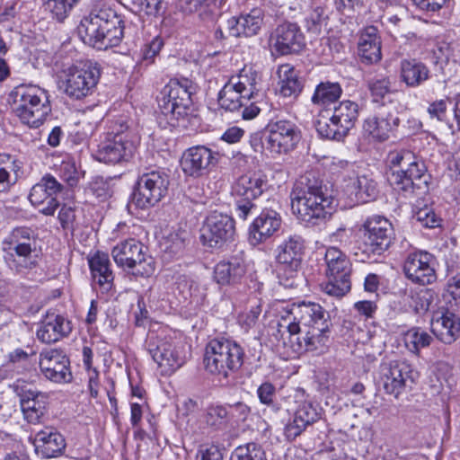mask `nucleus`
Wrapping results in <instances>:
<instances>
[{
  "label": "nucleus",
  "instance_id": "f257e3e1",
  "mask_svg": "<svg viewBox=\"0 0 460 460\" xmlns=\"http://www.w3.org/2000/svg\"><path fill=\"white\" fill-rule=\"evenodd\" d=\"M130 26L107 3H99L77 26L79 38L84 44L98 49L118 46Z\"/></svg>",
  "mask_w": 460,
  "mask_h": 460
},
{
  "label": "nucleus",
  "instance_id": "f03ea898",
  "mask_svg": "<svg viewBox=\"0 0 460 460\" xmlns=\"http://www.w3.org/2000/svg\"><path fill=\"white\" fill-rule=\"evenodd\" d=\"M391 169L388 181L394 191L411 199L428 190L430 176L425 163L410 150L389 152L386 159Z\"/></svg>",
  "mask_w": 460,
  "mask_h": 460
},
{
  "label": "nucleus",
  "instance_id": "7ed1b4c3",
  "mask_svg": "<svg viewBox=\"0 0 460 460\" xmlns=\"http://www.w3.org/2000/svg\"><path fill=\"white\" fill-rule=\"evenodd\" d=\"M323 187V181L312 172L302 175L294 184L290 193L291 208L307 227L317 226L332 215L327 210L331 200L325 196Z\"/></svg>",
  "mask_w": 460,
  "mask_h": 460
},
{
  "label": "nucleus",
  "instance_id": "20e7f679",
  "mask_svg": "<svg viewBox=\"0 0 460 460\" xmlns=\"http://www.w3.org/2000/svg\"><path fill=\"white\" fill-rule=\"evenodd\" d=\"M243 359L244 350L236 341L215 338L207 344L203 360L210 374L227 378L241 368Z\"/></svg>",
  "mask_w": 460,
  "mask_h": 460
},
{
  "label": "nucleus",
  "instance_id": "39448f33",
  "mask_svg": "<svg viewBox=\"0 0 460 460\" xmlns=\"http://www.w3.org/2000/svg\"><path fill=\"white\" fill-rule=\"evenodd\" d=\"M101 77L96 62L81 61L63 72L60 88L70 98L80 100L93 93Z\"/></svg>",
  "mask_w": 460,
  "mask_h": 460
},
{
  "label": "nucleus",
  "instance_id": "423d86ee",
  "mask_svg": "<svg viewBox=\"0 0 460 460\" xmlns=\"http://www.w3.org/2000/svg\"><path fill=\"white\" fill-rule=\"evenodd\" d=\"M192 83L188 78L171 79L161 91L159 108L171 119L184 120L191 114Z\"/></svg>",
  "mask_w": 460,
  "mask_h": 460
},
{
  "label": "nucleus",
  "instance_id": "0eeeda50",
  "mask_svg": "<svg viewBox=\"0 0 460 460\" xmlns=\"http://www.w3.org/2000/svg\"><path fill=\"white\" fill-rule=\"evenodd\" d=\"M169 175L162 170H152L139 175L128 207L146 209L157 204L167 193Z\"/></svg>",
  "mask_w": 460,
  "mask_h": 460
},
{
  "label": "nucleus",
  "instance_id": "6e6552de",
  "mask_svg": "<svg viewBox=\"0 0 460 460\" xmlns=\"http://www.w3.org/2000/svg\"><path fill=\"white\" fill-rule=\"evenodd\" d=\"M332 326L329 312L321 305L302 302L294 305L286 316H282L279 326L286 328L290 335H296L302 329Z\"/></svg>",
  "mask_w": 460,
  "mask_h": 460
},
{
  "label": "nucleus",
  "instance_id": "1a4fd4ad",
  "mask_svg": "<svg viewBox=\"0 0 460 460\" xmlns=\"http://www.w3.org/2000/svg\"><path fill=\"white\" fill-rule=\"evenodd\" d=\"M358 115L359 107L357 102L350 100L342 101L334 107L328 121H317L316 129L325 138L341 140L354 128Z\"/></svg>",
  "mask_w": 460,
  "mask_h": 460
},
{
  "label": "nucleus",
  "instance_id": "9d476101",
  "mask_svg": "<svg viewBox=\"0 0 460 460\" xmlns=\"http://www.w3.org/2000/svg\"><path fill=\"white\" fill-rule=\"evenodd\" d=\"M146 349L162 372L168 375L185 362L182 346L171 338L151 335L146 341Z\"/></svg>",
  "mask_w": 460,
  "mask_h": 460
},
{
  "label": "nucleus",
  "instance_id": "9b49d317",
  "mask_svg": "<svg viewBox=\"0 0 460 460\" xmlns=\"http://www.w3.org/2000/svg\"><path fill=\"white\" fill-rule=\"evenodd\" d=\"M267 149L274 155L288 154L301 139L298 127L288 119L271 120L268 126Z\"/></svg>",
  "mask_w": 460,
  "mask_h": 460
},
{
  "label": "nucleus",
  "instance_id": "f8f14e48",
  "mask_svg": "<svg viewBox=\"0 0 460 460\" xmlns=\"http://www.w3.org/2000/svg\"><path fill=\"white\" fill-rule=\"evenodd\" d=\"M295 409H288L289 419L284 433L288 440H294L300 436L307 427L322 419V409L307 401H296Z\"/></svg>",
  "mask_w": 460,
  "mask_h": 460
},
{
  "label": "nucleus",
  "instance_id": "ddd939ff",
  "mask_svg": "<svg viewBox=\"0 0 460 460\" xmlns=\"http://www.w3.org/2000/svg\"><path fill=\"white\" fill-rule=\"evenodd\" d=\"M39 366L42 375L49 381L62 384L72 381L69 358L58 349H49L40 354Z\"/></svg>",
  "mask_w": 460,
  "mask_h": 460
},
{
  "label": "nucleus",
  "instance_id": "4468645a",
  "mask_svg": "<svg viewBox=\"0 0 460 460\" xmlns=\"http://www.w3.org/2000/svg\"><path fill=\"white\" fill-rule=\"evenodd\" d=\"M270 44L279 55H289L301 51L305 46V41L297 24L284 22L272 32Z\"/></svg>",
  "mask_w": 460,
  "mask_h": 460
},
{
  "label": "nucleus",
  "instance_id": "2eb2a0df",
  "mask_svg": "<svg viewBox=\"0 0 460 460\" xmlns=\"http://www.w3.org/2000/svg\"><path fill=\"white\" fill-rule=\"evenodd\" d=\"M413 372L405 361L393 360L381 366V379L384 389L389 394L398 397L404 390L408 381L413 382Z\"/></svg>",
  "mask_w": 460,
  "mask_h": 460
},
{
  "label": "nucleus",
  "instance_id": "dca6fc26",
  "mask_svg": "<svg viewBox=\"0 0 460 460\" xmlns=\"http://www.w3.org/2000/svg\"><path fill=\"white\" fill-rule=\"evenodd\" d=\"M135 149V145L127 136L116 133L99 145L96 159L105 164H119L130 159Z\"/></svg>",
  "mask_w": 460,
  "mask_h": 460
},
{
  "label": "nucleus",
  "instance_id": "f3484780",
  "mask_svg": "<svg viewBox=\"0 0 460 460\" xmlns=\"http://www.w3.org/2000/svg\"><path fill=\"white\" fill-rule=\"evenodd\" d=\"M217 153L205 146H195L186 149L181 156V166L183 172L191 177H200L207 173L211 165L217 162Z\"/></svg>",
  "mask_w": 460,
  "mask_h": 460
},
{
  "label": "nucleus",
  "instance_id": "a211bd4d",
  "mask_svg": "<svg viewBox=\"0 0 460 460\" xmlns=\"http://www.w3.org/2000/svg\"><path fill=\"white\" fill-rule=\"evenodd\" d=\"M62 190V185L52 176L43 177L31 188V204L44 215H53L58 203L53 195Z\"/></svg>",
  "mask_w": 460,
  "mask_h": 460
},
{
  "label": "nucleus",
  "instance_id": "6ab92c4d",
  "mask_svg": "<svg viewBox=\"0 0 460 460\" xmlns=\"http://www.w3.org/2000/svg\"><path fill=\"white\" fill-rule=\"evenodd\" d=\"M433 257L429 252H413L407 256L403 272L414 283L425 286L436 280V273L431 262Z\"/></svg>",
  "mask_w": 460,
  "mask_h": 460
},
{
  "label": "nucleus",
  "instance_id": "aec40b11",
  "mask_svg": "<svg viewBox=\"0 0 460 460\" xmlns=\"http://www.w3.org/2000/svg\"><path fill=\"white\" fill-rule=\"evenodd\" d=\"M400 123L396 112L380 110L376 115L364 120V134L375 141L384 142L389 138L390 134L397 128Z\"/></svg>",
  "mask_w": 460,
  "mask_h": 460
},
{
  "label": "nucleus",
  "instance_id": "412c9836",
  "mask_svg": "<svg viewBox=\"0 0 460 460\" xmlns=\"http://www.w3.org/2000/svg\"><path fill=\"white\" fill-rule=\"evenodd\" d=\"M72 323L65 316L54 312H47L39 324L37 338L43 343L50 344L68 336Z\"/></svg>",
  "mask_w": 460,
  "mask_h": 460
},
{
  "label": "nucleus",
  "instance_id": "4be33fe9",
  "mask_svg": "<svg viewBox=\"0 0 460 460\" xmlns=\"http://www.w3.org/2000/svg\"><path fill=\"white\" fill-rule=\"evenodd\" d=\"M33 446L35 453L42 458L58 457L62 455L66 448L64 437L52 427H46L44 429L35 431Z\"/></svg>",
  "mask_w": 460,
  "mask_h": 460
},
{
  "label": "nucleus",
  "instance_id": "5701e85b",
  "mask_svg": "<svg viewBox=\"0 0 460 460\" xmlns=\"http://www.w3.org/2000/svg\"><path fill=\"white\" fill-rule=\"evenodd\" d=\"M143 245L134 239L118 243L111 251L114 261L125 270H133L146 261Z\"/></svg>",
  "mask_w": 460,
  "mask_h": 460
},
{
  "label": "nucleus",
  "instance_id": "b1692460",
  "mask_svg": "<svg viewBox=\"0 0 460 460\" xmlns=\"http://www.w3.org/2000/svg\"><path fill=\"white\" fill-rule=\"evenodd\" d=\"M262 11L252 9L249 13L233 16L226 21V30L229 36L251 37L256 35L262 25Z\"/></svg>",
  "mask_w": 460,
  "mask_h": 460
},
{
  "label": "nucleus",
  "instance_id": "393cba45",
  "mask_svg": "<svg viewBox=\"0 0 460 460\" xmlns=\"http://www.w3.org/2000/svg\"><path fill=\"white\" fill-rule=\"evenodd\" d=\"M93 286L98 287L102 293H107L113 288L114 273L107 254L97 252L88 259Z\"/></svg>",
  "mask_w": 460,
  "mask_h": 460
},
{
  "label": "nucleus",
  "instance_id": "a878e982",
  "mask_svg": "<svg viewBox=\"0 0 460 460\" xmlns=\"http://www.w3.org/2000/svg\"><path fill=\"white\" fill-rule=\"evenodd\" d=\"M332 326H322L300 330L296 333V348L298 353L316 351L322 353L327 349Z\"/></svg>",
  "mask_w": 460,
  "mask_h": 460
},
{
  "label": "nucleus",
  "instance_id": "bb28decb",
  "mask_svg": "<svg viewBox=\"0 0 460 460\" xmlns=\"http://www.w3.org/2000/svg\"><path fill=\"white\" fill-rule=\"evenodd\" d=\"M431 331L441 342L452 344L460 337V317L447 310L432 319Z\"/></svg>",
  "mask_w": 460,
  "mask_h": 460
},
{
  "label": "nucleus",
  "instance_id": "cd10ccee",
  "mask_svg": "<svg viewBox=\"0 0 460 460\" xmlns=\"http://www.w3.org/2000/svg\"><path fill=\"white\" fill-rule=\"evenodd\" d=\"M358 49L363 63L371 65L381 60V40L376 27L368 26L362 31Z\"/></svg>",
  "mask_w": 460,
  "mask_h": 460
},
{
  "label": "nucleus",
  "instance_id": "c85d7f7f",
  "mask_svg": "<svg viewBox=\"0 0 460 460\" xmlns=\"http://www.w3.org/2000/svg\"><path fill=\"white\" fill-rule=\"evenodd\" d=\"M430 71L422 62L415 58H404L400 62L399 78L407 87L420 86L429 78Z\"/></svg>",
  "mask_w": 460,
  "mask_h": 460
},
{
  "label": "nucleus",
  "instance_id": "c756f323",
  "mask_svg": "<svg viewBox=\"0 0 460 460\" xmlns=\"http://www.w3.org/2000/svg\"><path fill=\"white\" fill-rule=\"evenodd\" d=\"M246 272L243 259L233 257L228 261H219L214 268V279L219 285L238 283Z\"/></svg>",
  "mask_w": 460,
  "mask_h": 460
},
{
  "label": "nucleus",
  "instance_id": "7c9ffc66",
  "mask_svg": "<svg viewBox=\"0 0 460 460\" xmlns=\"http://www.w3.org/2000/svg\"><path fill=\"white\" fill-rule=\"evenodd\" d=\"M303 249V240L293 236L279 247L276 260L290 272H295L300 266Z\"/></svg>",
  "mask_w": 460,
  "mask_h": 460
},
{
  "label": "nucleus",
  "instance_id": "2f4dec72",
  "mask_svg": "<svg viewBox=\"0 0 460 460\" xmlns=\"http://www.w3.org/2000/svg\"><path fill=\"white\" fill-rule=\"evenodd\" d=\"M264 180L257 173L240 176L232 187V193L243 200L252 201L263 192Z\"/></svg>",
  "mask_w": 460,
  "mask_h": 460
},
{
  "label": "nucleus",
  "instance_id": "473e14b6",
  "mask_svg": "<svg viewBox=\"0 0 460 460\" xmlns=\"http://www.w3.org/2000/svg\"><path fill=\"white\" fill-rule=\"evenodd\" d=\"M279 93L284 98L296 100L301 93L304 84L298 72L289 64L279 67Z\"/></svg>",
  "mask_w": 460,
  "mask_h": 460
},
{
  "label": "nucleus",
  "instance_id": "72a5a7b5",
  "mask_svg": "<svg viewBox=\"0 0 460 460\" xmlns=\"http://www.w3.org/2000/svg\"><path fill=\"white\" fill-rule=\"evenodd\" d=\"M51 111L47 92L31 84V128H38L47 119Z\"/></svg>",
  "mask_w": 460,
  "mask_h": 460
},
{
  "label": "nucleus",
  "instance_id": "f704fd0d",
  "mask_svg": "<svg viewBox=\"0 0 460 460\" xmlns=\"http://www.w3.org/2000/svg\"><path fill=\"white\" fill-rule=\"evenodd\" d=\"M325 262L327 264V276L343 279H350V262L345 253L335 247L326 250Z\"/></svg>",
  "mask_w": 460,
  "mask_h": 460
},
{
  "label": "nucleus",
  "instance_id": "c9c22d12",
  "mask_svg": "<svg viewBox=\"0 0 460 460\" xmlns=\"http://www.w3.org/2000/svg\"><path fill=\"white\" fill-rule=\"evenodd\" d=\"M218 103L226 111H235L246 105L252 99L245 96L241 90L227 82L218 93Z\"/></svg>",
  "mask_w": 460,
  "mask_h": 460
},
{
  "label": "nucleus",
  "instance_id": "e433bc0d",
  "mask_svg": "<svg viewBox=\"0 0 460 460\" xmlns=\"http://www.w3.org/2000/svg\"><path fill=\"white\" fill-rule=\"evenodd\" d=\"M402 300L415 314H420L429 309L434 301V292L429 288L406 289Z\"/></svg>",
  "mask_w": 460,
  "mask_h": 460
},
{
  "label": "nucleus",
  "instance_id": "4c0bfd02",
  "mask_svg": "<svg viewBox=\"0 0 460 460\" xmlns=\"http://www.w3.org/2000/svg\"><path fill=\"white\" fill-rule=\"evenodd\" d=\"M341 93L342 88L339 83L321 82L316 85L311 101L314 105L325 107L337 102Z\"/></svg>",
  "mask_w": 460,
  "mask_h": 460
},
{
  "label": "nucleus",
  "instance_id": "58836bf2",
  "mask_svg": "<svg viewBox=\"0 0 460 460\" xmlns=\"http://www.w3.org/2000/svg\"><path fill=\"white\" fill-rule=\"evenodd\" d=\"M257 80L258 73L252 70V67L247 68L245 66L238 75L231 76L228 82L232 83L238 90H241L245 96H249L252 100H254L259 96Z\"/></svg>",
  "mask_w": 460,
  "mask_h": 460
},
{
  "label": "nucleus",
  "instance_id": "ea45409f",
  "mask_svg": "<svg viewBox=\"0 0 460 460\" xmlns=\"http://www.w3.org/2000/svg\"><path fill=\"white\" fill-rule=\"evenodd\" d=\"M433 337L420 327H412L404 333V343L407 349L420 356V350L430 346Z\"/></svg>",
  "mask_w": 460,
  "mask_h": 460
},
{
  "label": "nucleus",
  "instance_id": "a19ab883",
  "mask_svg": "<svg viewBox=\"0 0 460 460\" xmlns=\"http://www.w3.org/2000/svg\"><path fill=\"white\" fill-rule=\"evenodd\" d=\"M361 239L364 252L381 254L391 244V237L387 236L385 232H363Z\"/></svg>",
  "mask_w": 460,
  "mask_h": 460
},
{
  "label": "nucleus",
  "instance_id": "79ce46f5",
  "mask_svg": "<svg viewBox=\"0 0 460 460\" xmlns=\"http://www.w3.org/2000/svg\"><path fill=\"white\" fill-rule=\"evenodd\" d=\"M353 186L357 202L367 203L376 199L378 196L376 181L366 175L358 176Z\"/></svg>",
  "mask_w": 460,
  "mask_h": 460
},
{
  "label": "nucleus",
  "instance_id": "37998d69",
  "mask_svg": "<svg viewBox=\"0 0 460 460\" xmlns=\"http://www.w3.org/2000/svg\"><path fill=\"white\" fill-rule=\"evenodd\" d=\"M230 460H267L266 453L260 444L251 442L237 447Z\"/></svg>",
  "mask_w": 460,
  "mask_h": 460
},
{
  "label": "nucleus",
  "instance_id": "c03bdc74",
  "mask_svg": "<svg viewBox=\"0 0 460 460\" xmlns=\"http://www.w3.org/2000/svg\"><path fill=\"white\" fill-rule=\"evenodd\" d=\"M28 89L21 84L12 92L11 97L13 102V111L24 124H29V110L27 102Z\"/></svg>",
  "mask_w": 460,
  "mask_h": 460
},
{
  "label": "nucleus",
  "instance_id": "a18cd8bd",
  "mask_svg": "<svg viewBox=\"0 0 460 460\" xmlns=\"http://www.w3.org/2000/svg\"><path fill=\"white\" fill-rule=\"evenodd\" d=\"M391 80L388 76H376L367 81V88L374 102H383L391 93Z\"/></svg>",
  "mask_w": 460,
  "mask_h": 460
},
{
  "label": "nucleus",
  "instance_id": "49530a36",
  "mask_svg": "<svg viewBox=\"0 0 460 460\" xmlns=\"http://www.w3.org/2000/svg\"><path fill=\"white\" fill-rule=\"evenodd\" d=\"M163 47L164 40L160 36H155L150 42L142 47L137 61L138 65L146 67L154 64Z\"/></svg>",
  "mask_w": 460,
  "mask_h": 460
},
{
  "label": "nucleus",
  "instance_id": "de8ad7c7",
  "mask_svg": "<svg viewBox=\"0 0 460 460\" xmlns=\"http://www.w3.org/2000/svg\"><path fill=\"white\" fill-rule=\"evenodd\" d=\"M205 230H234V220L227 214L214 211L203 222Z\"/></svg>",
  "mask_w": 460,
  "mask_h": 460
},
{
  "label": "nucleus",
  "instance_id": "09e8293b",
  "mask_svg": "<svg viewBox=\"0 0 460 460\" xmlns=\"http://www.w3.org/2000/svg\"><path fill=\"white\" fill-rule=\"evenodd\" d=\"M252 230H279L281 226L280 215L275 210H263L252 222Z\"/></svg>",
  "mask_w": 460,
  "mask_h": 460
},
{
  "label": "nucleus",
  "instance_id": "8fccbe9b",
  "mask_svg": "<svg viewBox=\"0 0 460 460\" xmlns=\"http://www.w3.org/2000/svg\"><path fill=\"white\" fill-rule=\"evenodd\" d=\"M205 420L208 426L215 429H219L226 425L229 420L228 409L222 405L209 406L207 409Z\"/></svg>",
  "mask_w": 460,
  "mask_h": 460
},
{
  "label": "nucleus",
  "instance_id": "3c124183",
  "mask_svg": "<svg viewBox=\"0 0 460 460\" xmlns=\"http://www.w3.org/2000/svg\"><path fill=\"white\" fill-rule=\"evenodd\" d=\"M79 0H46L45 6L58 21H64Z\"/></svg>",
  "mask_w": 460,
  "mask_h": 460
},
{
  "label": "nucleus",
  "instance_id": "603ef678",
  "mask_svg": "<svg viewBox=\"0 0 460 460\" xmlns=\"http://www.w3.org/2000/svg\"><path fill=\"white\" fill-rule=\"evenodd\" d=\"M414 226L421 228H436L441 226L442 219L430 208H420L413 216Z\"/></svg>",
  "mask_w": 460,
  "mask_h": 460
},
{
  "label": "nucleus",
  "instance_id": "864d4df0",
  "mask_svg": "<svg viewBox=\"0 0 460 460\" xmlns=\"http://www.w3.org/2000/svg\"><path fill=\"white\" fill-rule=\"evenodd\" d=\"M217 0H185L182 8L187 13H199L200 17L212 13Z\"/></svg>",
  "mask_w": 460,
  "mask_h": 460
},
{
  "label": "nucleus",
  "instance_id": "5fc2aeb1",
  "mask_svg": "<svg viewBox=\"0 0 460 460\" xmlns=\"http://www.w3.org/2000/svg\"><path fill=\"white\" fill-rule=\"evenodd\" d=\"M329 281L326 283L324 287V291L326 294L341 297L346 295L351 288L350 279H343L341 277L334 278L328 277Z\"/></svg>",
  "mask_w": 460,
  "mask_h": 460
},
{
  "label": "nucleus",
  "instance_id": "6e6d98bb",
  "mask_svg": "<svg viewBox=\"0 0 460 460\" xmlns=\"http://www.w3.org/2000/svg\"><path fill=\"white\" fill-rule=\"evenodd\" d=\"M31 423L43 422L46 414L47 396L45 394H36L31 399Z\"/></svg>",
  "mask_w": 460,
  "mask_h": 460
},
{
  "label": "nucleus",
  "instance_id": "4d7b16f0",
  "mask_svg": "<svg viewBox=\"0 0 460 460\" xmlns=\"http://www.w3.org/2000/svg\"><path fill=\"white\" fill-rule=\"evenodd\" d=\"M362 228L363 230H389L393 229L394 226L385 216L373 214L365 218Z\"/></svg>",
  "mask_w": 460,
  "mask_h": 460
},
{
  "label": "nucleus",
  "instance_id": "13d9d810",
  "mask_svg": "<svg viewBox=\"0 0 460 460\" xmlns=\"http://www.w3.org/2000/svg\"><path fill=\"white\" fill-rule=\"evenodd\" d=\"M327 15L323 7H316L306 19L307 29L313 33H320L323 25H326Z\"/></svg>",
  "mask_w": 460,
  "mask_h": 460
},
{
  "label": "nucleus",
  "instance_id": "bf43d9fd",
  "mask_svg": "<svg viewBox=\"0 0 460 460\" xmlns=\"http://www.w3.org/2000/svg\"><path fill=\"white\" fill-rule=\"evenodd\" d=\"M11 169L13 172V175L10 173L8 168L0 166V192L7 191L20 177V166L13 165Z\"/></svg>",
  "mask_w": 460,
  "mask_h": 460
},
{
  "label": "nucleus",
  "instance_id": "052dcab7",
  "mask_svg": "<svg viewBox=\"0 0 460 460\" xmlns=\"http://www.w3.org/2000/svg\"><path fill=\"white\" fill-rule=\"evenodd\" d=\"M134 4L138 12L155 16L163 8V0H134Z\"/></svg>",
  "mask_w": 460,
  "mask_h": 460
},
{
  "label": "nucleus",
  "instance_id": "680f3d73",
  "mask_svg": "<svg viewBox=\"0 0 460 460\" xmlns=\"http://www.w3.org/2000/svg\"><path fill=\"white\" fill-rule=\"evenodd\" d=\"M226 232H203L199 240L205 247L219 248L225 243L224 234Z\"/></svg>",
  "mask_w": 460,
  "mask_h": 460
},
{
  "label": "nucleus",
  "instance_id": "e2e57ef3",
  "mask_svg": "<svg viewBox=\"0 0 460 460\" xmlns=\"http://www.w3.org/2000/svg\"><path fill=\"white\" fill-rule=\"evenodd\" d=\"M62 179L71 187L78 182V172L74 162H63L60 167Z\"/></svg>",
  "mask_w": 460,
  "mask_h": 460
},
{
  "label": "nucleus",
  "instance_id": "0e129e2a",
  "mask_svg": "<svg viewBox=\"0 0 460 460\" xmlns=\"http://www.w3.org/2000/svg\"><path fill=\"white\" fill-rule=\"evenodd\" d=\"M447 100L440 99L431 102L428 107V113L431 118H436L439 121H444L447 117Z\"/></svg>",
  "mask_w": 460,
  "mask_h": 460
},
{
  "label": "nucleus",
  "instance_id": "69168bd1",
  "mask_svg": "<svg viewBox=\"0 0 460 460\" xmlns=\"http://www.w3.org/2000/svg\"><path fill=\"white\" fill-rule=\"evenodd\" d=\"M197 457L199 460H223L222 452L216 445L200 447Z\"/></svg>",
  "mask_w": 460,
  "mask_h": 460
},
{
  "label": "nucleus",
  "instance_id": "338daca9",
  "mask_svg": "<svg viewBox=\"0 0 460 460\" xmlns=\"http://www.w3.org/2000/svg\"><path fill=\"white\" fill-rule=\"evenodd\" d=\"M275 391V386L269 382L261 384L257 390L260 402L266 405H273Z\"/></svg>",
  "mask_w": 460,
  "mask_h": 460
},
{
  "label": "nucleus",
  "instance_id": "774afa93",
  "mask_svg": "<svg viewBox=\"0 0 460 460\" xmlns=\"http://www.w3.org/2000/svg\"><path fill=\"white\" fill-rule=\"evenodd\" d=\"M432 52L438 60L447 61L452 55V49L448 42L438 41L434 47Z\"/></svg>",
  "mask_w": 460,
  "mask_h": 460
}]
</instances>
